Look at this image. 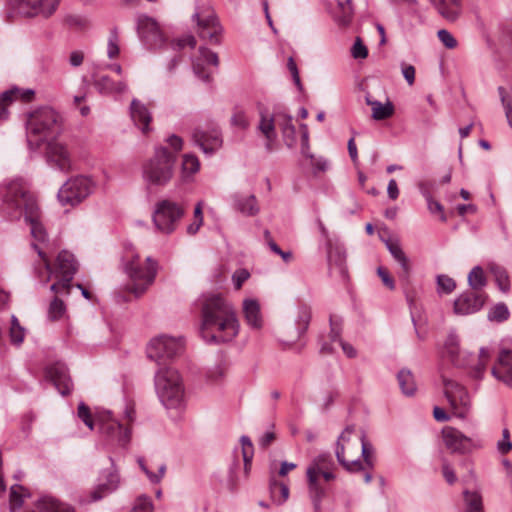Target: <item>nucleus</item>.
I'll use <instances>...</instances> for the list:
<instances>
[{"instance_id": "nucleus-33", "label": "nucleus", "mask_w": 512, "mask_h": 512, "mask_svg": "<svg viewBox=\"0 0 512 512\" xmlns=\"http://www.w3.org/2000/svg\"><path fill=\"white\" fill-rule=\"evenodd\" d=\"M276 124V114L270 115L267 113L266 110L260 111V121L257 126V129L264 136L265 139H269V141H276Z\"/></svg>"}, {"instance_id": "nucleus-12", "label": "nucleus", "mask_w": 512, "mask_h": 512, "mask_svg": "<svg viewBox=\"0 0 512 512\" xmlns=\"http://www.w3.org/2000/svg\"><path fill=\"white\" fill-rule=\"evenodd\" d=\"M92 191V182L85 176H77L67 180L58 191V199L62 205H77Z\"/></svg>"}, {"instance_id": "nucleus-50", "label": "nucleus", "mask_w": 512, "mask_h": 512, "mask_svg": "<svg viewBox=\"0 0 512 512\" xmlns=\"http://www.w3.org/2000/svg\"><path fill=\"white\" fill-rule=\"evenodd\" d=\"M200 168L198 158L193 154H185L182 161V170L185 174L192 175Z\"/></svg>"}, {"instance_id": "nucleus-13", "label": "nucleus", "mask_w": 512, "mask_h": 512, "mask_svg": "<svg viewBox=\"0 0 512 512\" xmlns=\"http://www.w3.org/2000/svg\"><path fill=\"white\" fill-rule=\"evenodd\" d=\"M96 420L99 424L100 433L107 441L115 443L120 447H126L128 445L131 430L128 427L123 428L119 421L112 418L110 412L98 414Z\"/></svg>"}, {"instance_id": "nucleus-44", "label": "nucleus", "mask_w": 512, "mask_h": 512, "mask_svg": "<svg viewBox=\"0 0 512 512\" xmlns=\"http://www.w3.org/2000/svg\"><path fill=\"white\" fill-rule=\"evenodd\" d=\"M491 272L495 277L499 289L502 292H508L510 290V281L506 269L501 266H493Z\"/></svg>"}, {"instance_id": "nucleus-30", "label": "nucleus", "mask_w": 512, "mask_h": 512, "mask_svg": "<svg viewBox=\"0 0 512 512\" xmlns=\"http://www.w3.org/2000/svg\"><path fill=\"white\" fill-rule=\"evenodd\" d=\"M243 313L247 324L253 329L262 327L260 305L254 299H245L243 302Z\"/></svg>"}, {"instance_id": "nucleus-53", "label": "nucleus", "mask_w": 512, "mask_h": 512, "mask_svg": "<svg viewBox=\"0 0 512 512\" xmlns=\"http://www.w3.org/2000/svg\"><path fill=\"white\" fill-rule=\"evenodd\" d=\"M438 291L445 294H450L456 287L455 281L447 275L437 276Z\"/></svg>"}, {"instance_id": "nucleus-23", "label": "nucleus", "mask_w": 512, "mask_h": 512, "mask_svg": "<svg viewBox=\"0 0 512 512\" xmlns=\"http://www.w3.org/2000/svg\"><path fill=\"white\" fill-rule=\"evenodd\" d=\"M459 358L467 363L465 366H459L460 368H470L469 374L471 377L476 380L482 379L489 358L488 351L485 348L480 349L477 357L471 353L460 350Z\"/></svg>"}, {"instance_id": "nucleus-3", "label": "nucleus", "mask_w": 512, "mask_h": 512, "mask_svg": "<svg viewBox=\"0 0 512 512\" xmlns=\"http://www.w3.org/2000/svg\"><path fill=\"white\" fill-rule=\"evenodd\" d=\"M155 389L166 408H178L184 399V388L177 370L160 368L155 375Z\"/></svg>"}, {"instance_id": "nucleus-17", "label": "nucleus", "mask_w": 512, "mask_h": 512, "mask_svg": "<svg viewBox=\"0 0 512 512\" xmlns=\"http://www.w3.org/2000/svg\"><path fill=\"white\" fill-rule=\"evenodd\" d=\"M442 436L446 447L453 453L466 454L473 449H479L483 446L479 439L468 437L458 429L450 426L442 429Z\"/></svg>"}, {"instance_id": "nucleus-60", "label": "nucleus", "mask_w": 512, "mask_h": 512, "mask_svg": "<svg viewBox=\"0 0 512 512\" xmlns=\"http://www.w3.org/2000/svg\"><path fill=\"white\" fill-rule=\"evenodd\" d=\"M439 40L442 44L448 49H454L457 46V40L455 37L447 30L441 29L437 33Z\"/></svg>"}, {"instance_id": "nucleus-31", "label": "nucleus", "mask_w": 512, "mask_h": 512, "mask_svg": "<svg viewBox=\"0 0 512 512\" xmlns=\"http://www.w3.org/2000/svg\"><path fill=\"white\" fill-rule=\"evenodd\" d=\"M447 20L455 21L461 12V0H430Z\"/></svg>"}, {"instance_id": "nucleus-41", "label": "nucleus", "mask_w": 512, "mask_h": 512, "mask_svg": "<svg viewBox=\"0 0 512 512\" xmlns=\"http://www.w3.org/2000/svg\"><path fill=\"white\" fill-rule=\"evenodd\" d=\"M270 494L272 500L276 504L281 505L289 497V488L286 484L272 479L270 481Z\"/></svg>"}, {"instance_id": "nucleus-56", "label": "nucleus", "mask_w": 512, "mask_h": 512, "mask_svg": "<svg viewBox=\"0 0 512 512\" xmlns=\"http://www.w3.org/2000/svg\"><path fill=\"white\" fill-rule=\"evenodd\" d=\"M426 201H427L428 210L430 211V213H432V214H439L440 220L442 222H446L447 218H446V215L444 213L443 205L440 202L434 200L432 198L431 194H427L426 195Z\"/></svg>"}, {"instance_id": "nucleus-63", "label": "nucleus", "mask_w": 512, "mask_h": 512, "mask_svg": "<svg viewBox=\"0 0 512 512\" xmlns=\"http://www.w3.org/2000/svg\"><path fill=\"white\" fill-rule=\"evenodd\" d=\"M352 56L356 59L366 58L368 55V50L366 46L362 43L360 38H357L355 43L352 46Z\"/></svg>"}, {"instance_id": "nucleus-32", "label": "nucleus", "mask_w": 512, "mask_h": 512, "mask_svg": "<svg viewBox=\"0 0 512 512\" xmlns=\"http://www.w3.org/2000/svg\"><path fill=\"white\" fill-rule=\"evenodd\" d=\"M328 264L331 272L336 271L343 281L347 279L346 255L343 251L338 248L330 250L328 254Z\"/></svg>"}, {"instance_id": "nucleus-1", "label": "nucleus", "mask_w": 512, "mask_h": 512, "mask_svg": "<svg viewBox=\"0 0 512 512\" xmlns=\"http://www.w3.org/2000/svg\"><path fill=\"white\" fill-rule=\"evenodd\" d=\"M239 329L236 309L228 299L220 294H211L203 299L200 335L205 342H230L238 335Z\"/></svg>"}, {"instance_id": "nucleus-10", "label": "nucleus", "mask_w": 512, "mask_h": 512, "mask_svg": "<svg viewBox=\"0 0 512 512\" xmlns=\"http://www.w3.org/2000/svg\"><path fill=\"white\" fill-rule=\"evenodd\" d=\"M184 213L185 209L180 204L170 200H162L155 206L153 222L160 232L170 234L175 231Z\"/></svg>"}, {"instance_id": "nucleus-28", "label": "nucleus", "mask_w": 512, "mask_h": 512, "mask_svg": "<svg viewBox=\"0 0 512 512\" xmlns=\"http://www.w3.org/2000/svg\"><path fill=\"white\" fill-rule=\"evenodd\" d=\"M200 58L193 62V71L195 75L204 82H210L211 76L208 72L205 71L204 66L201 61L211 64L215 67L219 65L218 55L209 50L206 47L199 48Z\"/></svg>"}, {"instance_id": "nucleus-43", "label": "nucleus", "mask_w": 512, "mask_h": 512, "mask_svg": "<svg viewBox=\"0 0 512 512\" xmlns=\"http://www.w3.org/2000/svg\"><path fill=\"white\" fill-rule=\"evenodd\" d=\"M466 512H483L482 497L478 492L464 491Z\"/></svg>"}, {"instance_id": "nucleus-16", "label": "nucleus", "mask_w": 512, "mask_h": 512, "mask_svg": "<svg viewBox=\"0 0 512 512\" xmlns=\"http://www.w3.org/2000/svg\"><path fill=\"white\" fill-rule=\"evenodd\" d=\"M11 9L23 16H51L59 5V0H7Z\"/></svg>"}, {"instance_id": "nucleus-58", "label": "nucleus", "mask_w": 512, "mask_h": 512, "mask_svg": "<svg viewBox=\"0 0 512 512\" xmlns=\"http://www.w3.org/2000/svg\"><path fill=\"white\" fill-rule=\"evenodd\" d=\"M152 501L149 497L142 495L136 500L135 506L132 512H153Z\"/></svg>"}, {"instance_id": "nucleus-35", "label": "nucleus", "mask_w": 512, "mask_h": 512, "mask_svg": "<svg viewBox=\"0 0 512 512\" xmlns=\"http://www.w3.org/2000/svg\"><path fill=\"white\" fill-rule=\"evenodd\" d=\"M444 348L447 357L454 366H465L467 364L459 358V351L461 350L459 347V338L454 332L448 335Z\"/></svg>"}, {"instance_id": "nucleus-39", "label": "nucleus", "mask_w": 512, "mask_h": 512, "mask_svg": "<svg viewBox=\"0 0 512 512\" xmlns=\"http://www.w3.org/2000/svg\"><path fill=\"white\" fill-rule=\"evenodd\" d=\"M397 380L402 393L406 396H413L417 390L414 375L409 369H401L397 374Z\"/></svg>"}, {"instance_id": "nucleus-22", "label": "nucleus", "mask_w": 512, "mask_h": 512, "mask_svg": "<svg viewBox=\"0 0 512 512\" xmlns=\"http://www.w3.org/2000/svg\"><path fill=\"white\" fill-rule=\"evenodd\" d=\"M45 374L63 396L71 393L73 383L69 376L68 369L63 363H55L48 366L45 370Z\"/></svg>"}, {"instance_id": "nucleus-11", "label": "nucleus", "mask_w": 512, "mask_h": 512, "mask_svg": "<svg viewBox=\"0 0 512 512\" xmlns=\"http://www.w3.org/2000/svg\"><path fill=\"white\" fill-rule=\"evenodd\" d=\"M183 350V341L181 338H174L162 335L152 339L147 347V356L164 365L166 361L179 355Z\"/></svg>"}, {"instance_id": "nucleus-59", "label": "nucleus", "mask_w": 512, "mask_h": 512, "mask_svg": "<svg viewBox=\"0 0 512 512\" xmlns=\"http://www.w3.org/2000/svg\"><path fill=\"white\" fill-rule=\"evenodd\" d=\"M59 281L50 286V290L55 294L69 295L71 290V282H65V277H58Z\"/></svg>"}, {"instance_id": "nucleus-18", "label": "nucleus", "mask_w": 512, "mask_h": 512, "mask_svg": "<svg viewBox=\"0 0 512 512\" xmlns=\"http://www.w3.org/2000/svg\"><path fill=\"white\" fill-rule=\"evenodd\" d=\"M137 32L143 43L149 49L161 47L164 43L163 34L157 22L146 15L139 16L137 21Z\"/></svg>"}, {"instance_id": "nucleus-42", "label": "nucleus", "mask_w": 512, "mask_h": 512, "mask_svg": "<svg viewBox=\"0 0 512 512\" xmlns=\"http://www.w3.org/2000/svg\"><path fill=\"white\" fill-rule=\"evenodd\" d=\"M468 284L472 291H482V288L486 286L487 279L480 266L472 268L468 275Z\"/></svg>"}, {"instance_id": "nucleus-45", "label": "nucleus", "mask_w": 512, "mask_h": 512, "mask_svg": "<svg viewBox=\"0 0 512 512\" xmlns=\"http://www.w3.org/2000/svg\"><path fill=\"white\" fill-rule=\"evenodd\" d=\"M241 446H242V456L244 461L245 471L247 472L249 467L251 466V461L254 455V447L251 442V439L248 436L243 435L240 438Z\"/></svg>"}, {"instance_id": "nucleus-26", "label": "nucleus", "mask_w": 512, "mask_h": 512, "mask_svg": "<svg viewBox=\"0 0 512 512\" xmlns=\"http://www.w3.org/2000/svg\"><path fill=\"white\" fill-rule=\"evenodd\" d=\"M130 116L134 124L143 134H148L151 131L150 123L152 121V115L148 108L137 99L131 101Z\"/></svg>"}, {"instance_id": "nucleus-19", "label": "nucleus", "mask_w": 512, "mask_h": 512, "mask_svg": "<svg viewBox=\"0 0 512 512\" xmlns=\"http://www.w3.org/2000/svg\"><path fill=\"white\" fill-rule=\"evenodd\" d=\"M487 297L484 291H464L454 301V312L457 315L476 313L484 306Z\"/></svg>"}, {"instance_id": "nucleus-21", "label": "nucleus", "mask_w": 512, "mask_h": 512, "mask_svg": "<svg viewBox=\"0 0 512 512\" xmlns=\"http://www.w3.org/2000/svg\"><path fill=\"white\" fill-rule=\"evenodd\" d=\"M47 161L63 172L71 169L72 161L67 147L57 141H49L46 147Z\"/></svg>"}, {"instance_id": "nucleus-64", "label": "nucleus", "mask_w": 512, "mask_h": 512, "mask_svg": "<svg viewBox=\"0 0 512 512\" xmlns=\"http://www.w3.org/2000/svg\"><path fill=\"white\" fill-rule=\"evenodd\" d=\"M377 274L381 278L383 284L389 288L390 290H393L395 288V283L393 278L390 276L388 270L384 267H378L377 268Z\"/></svg>"}, {"instance_id": "nucleus-24", "label": "nucleus", "mask_w": 512, "mask_h": 512, "mask_svg": "<svg viewBox=\"0 0 512 512\" xmlns=\"http://www.w3.org/2000/svg\"><path fill=\"white\" fill-rule=\"evenodd\" d=\"M492 375L512 388V351L502 350L498 355L497 364L492 367Z\"/></svg>"}, {"instance_id": "nucleus-4", "label": "nucleus", "mask_w": 512, "mask_h": 512, "mask_svg": "<svg viewBox=\"0 0 512 512\" xmlns=\"http://www.w3.org/2000/svg\"><path fill=\"white\" fill-rule=\"evenodd\" d=\"M175 162V153H170L166 147H157L153 157L143 165L144 179L150 185L165 186L172 179Z\"/></svg>"}, {"instance_id": "nucleus-7", "label": "nucleus", "mask_w": 512, "mask_h": 512, "mask_svg": "<svg viewBox=\"0 0 512 512\" xmlns=\"http://www.w3.org/2000/svg\"><path fill=\"white\" fill-rule=\"evenodd\" d=\"M125 269L131 279L128 290L139 297L154 282L157 273V263L151 257H147L146 266H142L139 255H135L126 264Z\"/></svg>"}, {"instance_id": "nucleus-57", "label": "nucleus", "mask_w": 512, "mask_h": 512, "mask_svg": "<svg viewBox=\"0 0 512 512\" xmlns=\"http://www.w3.org/2000/svg\"><path fill=\"white\" fill-rule=\"evenodd\" d=\"M231 124L237 128L245 130L249 127V120L243 110L236 109L231 117Z\"/></svg>"}, {"instance_id": "nucleus-62", "label": "nucleus", "mask_w": 512, "mask_h": 512, "mask_svg": "<svg viewBox=\"0 0 512 512\" xmlns=\"http://www.w3.org/2000/svg\"><path fill=\"white\" fill-rule=\"evenodd\" d=\"M250 273L247 269H238L234 272L232 279L236 290H239L243 283L248 280Z\"/></svg>"}, {"instance_id": "nucleus-51", "label": "nucleus", "mask_w": 512, "mask_h": 512, "mask_svg": "<svg viewBox=\"0 0 512 512\" xmlns=\"http://www.w3.org/2000/svg\"><path fill=\"white\" fill-rule=\"evenodd\" d=\"M365 437H366L365 432L361 431V433L359 435V441L361 443V454H362L365 465L369 469H372L374 467V461H373L370 446H369L368 442L366 441Z\"/></svg>"}, {"instance_id": "nucleus-5", "label": "nucleus", "mask_w": 512, "mask_h": 512, "mask_svg": "<svg viewBox=\"0 0 512 512\" xmlns=\"http://www.w3.org/2000/svg\"><path fill=\"white\" fill-rule=\"evenodd\" d=\"M334 462L329 453L316 456L306 469L308 493L315 512H321V502L326 496V487L319 479V472L332 469Z\"/></svg>"}, {"instance_id": "nucleus-9", "label": "nucleus", "mask_w": 512, "mask_h": 512, "mask_svg": "<svg viewBox=\"0 0 512 512\" xmlns=\"http://www.w3.org/2000/svg\"><path fill=\"white\" fill-rule=\"evenodd\" d=\"M32 247L43 260L47 271V276L43 280V283H47L50 280L51 274H55V277H65V282H71L73 280L78 270V263L72 253L66 250L61 251L56 258L55 268L52 270L50 261L42 249L35 243L32 244Z\"/></svg>"}, {"instance_id": "nucleus-49", "label": "nucleus", "mask_w": 512, "mask_h": 512, "mask_svg": "<svg viewBox=\"0 0 512 512\" xmlns=\"http://www.w3.org/2000/svg\"><path fill=\"white\" fill-rule=\"evenodd\" d=\"M25 330L19 324V321L16 316L11 317V328H10V338L11 342L20 345L24 340Z\"/></svg>"}, {"instance_id": "nucleus-27", "label": "nucleus", "mask_w": 512, "mask_h": 512, "mask_svg": "<svg viewBox=\"0 0 512 512\" xmlns=\"http://www.w3.org/2000/svg\"><path fill=\"white\" fill-rule=\"evenodd\" d=\"M382 241L385 243L386 248L389 250L393 258L400 264L401 266V272L399 273V278L408 281L409 274H410V264L407 256L405 255L404 251L402 250V247L399 243L398 239L388 238L384 239L381 238Z\"/></svg>"}, {"instance_id": "nucleus-15", "label": "nucleus", "mask_w": 512, "mask_h": 512, "mask_svg": "<svg viewBox=\"0 0 512 512\" xmlns=\"http://www.w3.org/2000/svg\"><path fill=\"white\" fill-rule=\"evenodd\" d=\"M444 394L455 416L465 418L470 409V398L466 389L454 380L442 377Z\"/></svg>"}, {"instance_id": "nucleus-55", "label": "nucleus", "mask_w": 512, "mask_h": 512, "mask_svg": "<svg viewBox=\"0 0 512 512\" xmlns=\"http://www.w3.org/2000/svg\"><path fill=\"white\" fill-rule=\"evenodd\" d=\"M120 49L118 45V34L116 28L111 31L107 45V55L110 59L116 58L119 55Z\"/></svg>"}, {"instance_id": "nucleus-25", "label": "nucleus", "mask_w": 512, "mask_h": 512, "mask_svg": "<svg viewBox=\"0 0 512 512\" xmlns=\"http://www.w3.org/2000/svg\"><path fill=\"white\" fill-rule=\"evenodd\" d=\"M26 222L30 225V232L32 237L38 242H45L47 240V232L41 222V212L38 204L30 202L28 210L24 213Z\"/></svg>"}, {"instance_id": "nucleus-34", "label": "nucleus", "mask_w": 512, "mask_h": 512, "mask_svg": "<svg viewBox=\"0 0 512 512\" xmlns=\"http://www.w3.org/2000/svg\"><path fill=\"white\" fill-rule=\"evenodd\" d=\"M234 207L237 211L241 212L247 216H254L259 212V206L257 204V199L254 195L242 196L235 195L234 196Z\"/></svg>"}, {"instance_id": "nucleus-47", "label": "nucleus", "mask_w": 512, "mask_h": 512, "mask_svg": "<svg viewBox=\"0 0 512 512\" xmlns=\"http://www.w3.org/2000/svg\"><path fill=\"white\" fill-rule=\"evenodd\" d=\"M19 93V89H11L3 92L0 95V120H5L8 117V107L13 102L12 96Z\"/></svg>"}, {"instance_id": "nucleus-14", "label": "nucleus", "mask_w": 512, "mask_h": 512, "mask_svg": "<svg viewBox=\"0 0 512 512\" xmlns=\"http://www.w3.org/2000/svg\"><path fill=\"white\" fill-rule=\"evenodd\" d=\"M197 23V34L207 43L217 45L221 41L222 27L214 12L210 9L198 11L193 15Z\"/></svg>"}, {"instance_id": "nucleus-48", "label": "nucleus", "mask_w": 512, "mask_h": 512, "mask_svg": "<svg viewBox=\"0 0 512 512\" xmlns=\"http://www.w3.org/2000/svg\"><path fill=\"white\" fill-rule=\"evenodd\" d=\"M509 310L506 304H496L488 313V319L490 321L503 322L509 318Z\"/></svg>"}, {"instance_id": "nucleus-29", "label": "nucleus", "mask_w": 512, "mask_h": 512, "mask_svg": "<svg viewBox=\"0 0 512 512\" xmlns=\"http://www.w3.org/2000/svg\"><path fill=\"white\" fill-rule=\"evenodd\" d=\"M276 122L281 129L286 146L292 148L296 143V128L292 123V116L285 113H277Z\"/></svg>"}, {"instance_id": "nucleus-46", "label": "nucleus", "mask_w": 512, "mask_h": 512, "mask_svg": "<svg viewBox=\"0 0 512 512\" xmlns=\"http://www.w3.org/2000/svg\"><path fill=\"white\" fill-rule=\"evenodd\" d=\"M66 307L64 302L57 296L50 302L48 308V317L52 321L59 320L65 313Z\"/></svg>"}, {"instance_id": "nucleus-2", "label": "nucleus", "mask_w": 512, "mask_h": 512, "mask_svg": "<svg viewBox=\"0 0 512 512\" xmlns=\"http://www.w3.org/2000/svg\"><path fill=\"white\" fill-rule=\"evenodd\" d=\"M62 132V117L50 107L39 108L29 114L27 120L28 143L35 142L36 147L48 140L53 139Z\"/></svg>"}, {"instance_id": "nucleus-8", "label": "nucleus", "mask_w": 512, "mask_h": 512, "mask_svg": "<svg viewBox=\"0 0 512 512\" xmlns=\"http://www.w3.org/2000/svg\"><path fill=\"white\" fill-rule=\"evenodd\" d=\"M355 432L354 425H348L336 442L335 456L337 461L348 472H359L365 469L363 462L359 458L348 459L347 456H357L358 442L352 441L351 436Z\"/></svg>"}, {"instance_id": "nucleus-54", "label": "nucleus", "mask_w": 512, "mask_h": 512, "mask_svg": "<svg viewBox=\"0 0 512 512\" xmlns=\"http://www.w3.org/2000/svg\"><path fill=\"white\" fill-rule=\"evenodd\" d=\"M497 450L501 455H506L512 450L510 431L508 428L502 430V439L497 442Z\"/></svg>"}, {"instance_id": "nucleus-40", "label": "nucleus", "mask_w": 512, "mask_h": 512, "mask_svg": "<svg viewBox=\"0 0 512 512\" xmlns=\"http://www.w3.org/2000/svg\"><path fill=\"white\" fill-rule=\"evenodd\" d=\"M312 317L311 308L302 304L298 308V314L295 320L296 325V338H300L307 331Z\"/></svg>"}, {"instance_id": "nucleus-61", "label": "nucleus", "mask_w": 512, "mask_h": 512, "mask_svg": "<svg viewBox=\"0 0 512 512\" xmlns=\"http://www.w3.org/2000/svg\"><path fill=\"white\" fill-rule=\"evenodd\" d=\"M24 487L21 485H13L10 491V501L16 506L20 507L23 504V495Z\"/></svg>"}, {"instance_id": "nucleus-6", "label": "nucleus", "mask_w": 512, "mask_h": 512, "mask_svg": "<svg viewBox=\"0 0 512 512\" xmlns=\"http://www.w3.org/2000/svg\"><path fill=\"white\" fill-rule=\"evenodd\" d=\"M0 197L9 213L26 212L31 203L38 204L22 179H13L0 184Z\"/></svg>"}, {"instance_id": "nucleus-36", "label": "nucleus", "mask_w": 512, "mask_h": 512, "mask_svg": "<svg viewBox=\"0 0 512 512\" xmlns=\"http://www.w3.org/2000/svg\"><path fill=\"white\" fill-rule=\"evenodd\" d=\"M118 484L119 475L115 472H109L107 475L106 482L99 484L97 488L91 493L92 500L98 501L102 499L106 494H109L116 490Z\"/></svg>"}, {"instance_id": "nucleus-37", "label": "nucleus", "mask_w": 512, "mask_h": 512, "mask_svg": "<svg viewBox=\"0 0 512 512\" xmlns=\"http://www.w3.org/2000/svg\"><path fill=\"white\" fill-rule=\"evenodd\" d=\"M95 87L104 94L123 93L127 86L124 82H114L108 76H100L95 80Z\"/></svg>"}, {"instance_id": "nucleus-38", "label": "nucleus", "mask_w": 512, "mask_h": 512, "mask_svg": "<svg viewBox=\"0 0 512 512\" xmlns=\"http://www.w3.org/2000/svg\"><path fill=\"white\" fill-rule=\"evenodd\" d=\"M366 103L372 107V117L375 120L388 119L394 113V106L390 101L382 104L380 101L371 100L369 97H366Z\"/></svg>"}, {"instance_id": "nucleus-52", "label": "nucleus", "mask_w": 512, "mask_h": 512, "mask_svg": "<svg viewBox=\"0 0 512 512\" xmlns=\"http://www.w3.org/2000/svg\"><path fill=\"white\" fill-rule=\"evenodd\" d=\"M77 415L90 430H93L94 419L92 417L90 408L85 403L81 402L78 405Z\"/></svg>"}, {"instance_id": "nucleus-20", "label": "nucleus", "mask_w": 512, "mask_h": 512, "mask_svg": "<svg viewBox=\"0 0 512 512\" xmlns=\"http://www.w3.org/2000/svg\"><path fill=\"white\" fill-rule=\"evenodd\" d=\"M192 137L205 154L214 153L223 143L221 131L217 126L208 129L196 128Z\"/></svg>"}]
</instances>
